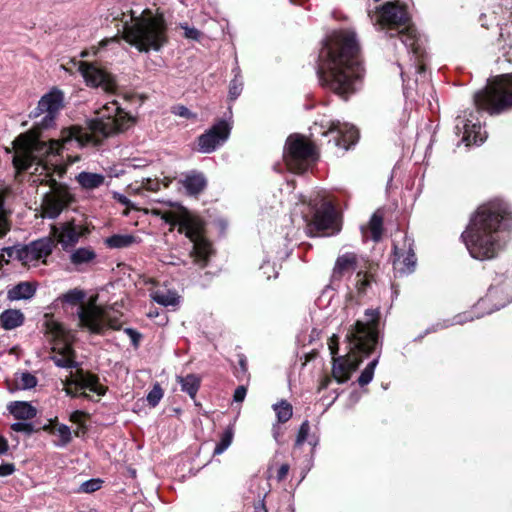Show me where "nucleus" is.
I'll return each instance as SVG.
<instances>
[{
  "label": "nucleus",
  "instance_id": "obj_47",
  "mask_svg": "<svg viewBox=\"0 0 512 512\" xmlns=\"http://www.w3.org/2000/svg\"><path fill=\"white\" fill-rule=\"evenodd\" d=\"M328 348L333 357H336L339 350V337L336 334H333L328 340Z\"/></svg>",
  "mask_w": 512,
  "mask_h": 512
},
{
  "label": "nucleus",
  "instance_id": "obj_10",
  "mask_svg": "<svg viewBox=\"0 0 512 512\" xmlns=\"http://www.w3.org/2000/svg\"><path fill=\"white\" fill-rule=\"evenodd\" d=\"M284 159L290 171L303 173L317 159V151L306 137L294 134L286 141Z\"/></svg>",
  "mask_w": 512,
  "mask_h": 512
},
{
  "label": "nucleus",
  "instance_id": "obj_7",
  "mask_svg": "<svg viewBox=\"0 0 512 512\" xmlns=\"http://www.w3.org/2000/svg\"><path fill=\"white\" fill-rule=\"evenodd\" d=\"M153 213L160 216L166 223L178 225L179 232L184 233L185 236L193 243V249L190 252V256L194 259V262L201 267L206 266L208 257L211 253V245L202 236V221L186 210L178 212H162L160 210H153Z\"/></svg>",
  "mask_w": 512,
  "mask_h": 512
},
{
  "label": "nucleus",
  "instance_id": "obj_26",
  "mask_svg": "<svg viewBox=\"0 0 512 512\" xmlns=\"http://www.w3.org/2000/svg\"><path fill=\"white\" fill-rule=\"evenodd\" d=\"M139 242V237L133 234H114L105 239V244L113 249L127 248Z\"/></svg>",
  "mask_w": 512,
  "mask_h": 512
},
{
  "label": "nucleus",
  "instance_id": "obj_54",
  "mask_svg": "<svg viewBox=\"0 0 512 512\" xmlns=\"http://www.w3.org/2000/svg\"><path fill=\"white\" fill-rule=\"evenodd\" d=\"M430 87L432 89V86L429 84V83H421V84H418L417 83V88H416V94H419V95H425V94H430L431 92L427 90V88Z\"/></svg>",
  "mask_w": 512,
  "mask_h": 512
},
{
  "label": "nucleus",
  "instance_id": "obj_13",
  "mask_svg": "<svg viewBox=\"0 0 512 512\" xmlns=\"http://www.w3.org/2000/svg\"><path fill=\"white\" fill-rule=\"evenodd\" d=\"M55 243L50 237H45L21 246L20 262L26 266H35L39 261L45 263L52 253Z\"/></svg>",
  "mask_w": 512,
  "mask_h": 512
},
{
  "label": "nucleus",
  "instance_id": "obj_34",
  "mask_svg": "<svg viewBox=\"0 0 512 512\" xmlns=\"http://www.w3.org/2000/svg\"><path fill=\"white\" fill-rule=\"evenodd\" d=\"M273 410L276 413L279 423L287 422L293 415L292 405L286 400H281L280 402L274 404Z\"/></svg>",
  "mask_w": 512,
  "mask_h": 512
},
{
  "label": "nucleus",
  "instance_id": "obj_28",
  "mask_svg": "<svg viewBox=\"0 0 512 512\" xmlns=\"http://www.w3.org/2000/svg\"><path fill=\"white\" fill-rule=\"evenodd\" d=\"M97 257L95 250L91 247H81L74 250L70 255V261L75 266H82L93 263Z\"/></svg>",
  "mask_w": 512,
  "mask_h": 512
},
{
  "label": "nucleus",
  "instance_id": "obj_57",
  "mask_svg": "<svg viewBox=\"0 0 512 512\" xmlns=\"http://www.w3.org/2000/svg\"><path fill=\"white\" fill-rule=\"evenodd\" d=\"M115 199H117L120 203L124 204V205H128L129 203V200L127 197L121 195V194H115Z\"/></svg>",
  "mask_w": 512,
  "mask_h": 512
},
{
  "label": "nucleus",
  "instance_id": "obj_38",
  "mask_svg": "<svg viewBox=\"0 0 512 512\" xmlns=\"http://www.w3.org/2000/svg\"><path fill=\"white\" fill-rule=\"evenodd\" d=\"M377 364H378V359H374L361 372V374L358 378V383L361 386L367 385L368 383H370L372 381L373 376H374V371H375Z\"/></svg>",
  "mask_w": 512,
  "mask_h": 512
},
{
  "label": "nucleus",
  "instance_id": "obj_3",
  "mask_svg": "<svg viewBox=\"0 0 512 512\" xmlns=\"http://www.w3.org/2000/svg\"><path fill=\"white\" fill-rule=\"evenodd\" d=\"M507 215L506 208L499 201L483 204L477 209L462 233L464 243L474 259H493L503 249L505 241L501 225Z\"/></svg>",
  "mask_w": 512,
  "mask_h": 512
},
{
  "label": "nucleus",
  "instance_id": "obj_33",
  "mask_svg": "<svg viewBox=\"0 0 512 512\" xmlns=\"http://www.w3.org/2000/svg\"><path fill=\"white\" fill-rule=\"evenodd\" d=\"M177 381L181 385V390L194 399L200 386V378L194 374H188L185 377L178 376Z\"/></svg>",
  "mask_w": 512,
  "mask_h": 512
},
{
  "label": "nucleus",
  "instance_id": "obj_29",
  "mask_svg": "<svg viewBox=\"0 0 512 512\" xmlns=\"http://www.w3.org/2000/svg\"><path fill=\"white\" fill-rule=\"evenodd\" d=\"M10 413L17 419L28 420L36 416V409L27 402L16 401L9 404Z\"/></svg>",
  "mask_w": 512,
  "mask_h": 512
},
{
  "label": "nucleus",
  "instance_id": "obj_21",
  "mask_svg": "<svg viewBox=\"0 0 512 512\" xmlns=\"http://www.w3.org/2000/svg\"><path fill=\"white\" fill-rule=\"evenodd\" d=\"M415 266V255L410 248L407 250H399L397 246L394 247L393 267L397 273L405 274L413 271Z\"/></svg>",
  "mask_w": 512,
  "mask_h": 512
},
{
  "label": "nucleus",
  "instance_id": "obj_11",
  "mask_svg": "<svg viewBox=\"0 0 512 512\" xmlns=\"http://www.w3.org/2000/svg\"><path fill=\"white\" fill-rule=\"evenodd\" d=\"M64 390L68 396L83 397L92 400L105 395L106 387L99 382L97 375L82 369L76 370L63 381Z\"/></svg>",
  "mask_w": 512,
  "mask_h": 512
},
{
  "label": "nucleus",
  "instance_id": "obj_9",
  "mask_svg": "<svg viewBox=\"0 0 512 512\" xmlns=\"http://www.w3.org/2000/svg\"><path fill=\"white\" fill-rule=\"evenodd\" d=\"M45 330L53 340L52 360L59 367L70 368L75 366L74 352L71 348L74 335L66 330L61 323L53 317L45 315Z\"/></svg>",
  "mask_w": 512,
  "mask_h": 512
},
{
  "label": "nucleus",
  "instance_id": "obj_17",
  "mask_svg": "<svg viewBox=\"0 0 512 512\" xmlns=\"http://www.w3.org/2000/svg\"><path fill=\"white\" fill-rule=\"evenodd\" d=\"M329 133L337 134L335 145L344 150L349 149L351 145L355 144L359 137L358 130L354 126L339 121L332 122L328 131L324 132L323 135L326 136Z\"/></svg>",
  "mask_w": 512,
  "mask_h": 512
},
{
  "label": "nucleus",
  "instance_id": "obj_14",
  "mask_svg": "<svg viewBox=\"0 0 512 512\" xmlns=\"http://www.w3.org/2000/svg\"><path fill=\"white\" fill-rule=\"evenodd\" d=\"M231 127L225 121H219L206 133L198 137V150L202 153H211L222 145L229 137Z\"/></svg>",
  "mask_w": 512,
  "mask_h": 512
},
{
  "label": "nucleus",
  "instance_id": "obj_32",
  "mask_svg": "<svg viewBox=\"0 0 512 512\" xmlns=\"http://www.w3.org/2000/svg\"><path fill=\"white\" fill-rule=\"evenodd\" d=\"M36 287L30 282H21L10 289L7 297L10 300L29 299L34 296Z\"/></svg>",
  "mask_w": 512,
  "mask_h": 512
},
{
  "label": "nucleus",
  "instance_id": "obj_55",
  "mask_svg": "<svg viewBox=\"0 0 512 512\" xmlns=\"http://www.w3.org/2000/svg\"><path fill=\"white\" fill-rule=\"evenodd\" d=\"M288 471H289V465L288 464H282L280 466L279 470H278V473H277L278 481H282L283 479H285V477L288 474Z\"/></svg>",
  "mask_w": 512,
  "mask_h": 512
},
{
  "label": "nucleus",
  "instance_id": "obj_50",
  "mask_svg": "<svg viewBox=\"0 0 512 512\" xmlns=\"http://www.w3.org/2000/svg\"><path fill=\"white\" fill-rule=\"evenodd\" d=\"M11 428L16 432H26V433L32 432L31 424H28L25 422H16V423L12 424Z\"/></svg>",
  "mask_w": 512,
  "mask_h": 512
},
{
  "label": "nucleus",
  "instance_id": "obj_5",
  "mask_svg": "<svg viewBox=\"0 0 512 512\" xmlns=\"http://www.w3.org/2000/svg\"><path fill=\"white\" fill-rule=\"evenodd\" d=\"M370 18L389 37L400 36L402 43L415 55L418 73L422 74L425 70L421 61L424 50L417 31L411 24L407 8L398 2H387L377 7L374 13L370 14Z\"/></svg>",
  "mask_w": 512,
  "mask_h": 512
},
{
  "label": "nucleus",
  "instance_id": "obj_35",
  "mask_svg": "<svg viewBox=\"0 0 512 512\" xmlns=\"http://www.w3.org/2000/svg\"><path fill=\"white\" fill-rule=\"evenodd\" d=\"M0 255V268L3 263H9L11 259H17L20 261L21 246L4 247L1 249Z\"/></svg>",
  "mask_w": 512,
  "mask_h": 512
},
{
  "label": "nucleus",
  "instance_id": "obj_36",
  "mask_svg": "<svg viewBox=\"0 0 512 512\" xmlns=\"http://www.w3.org/2000/svg\"><path fill=\"white\" fill-rule=\"evenodd\" d=\"M17 387L20 389H31L36 386L37 379L34 375L28 372L16 374Z\"/></svg>",
  "mask_w": 512,
  "mask_h": 512
},
{
  "label": "nucleus",
  "instance_id": "obj_40",
  "mask_svg": "<svg viewBox=\"0 0 512 512\" xmlns=\"http://www.w3.org/2000/svg\"><path fill=\"white\" fill-rule=\"evenodd\" d=\"M10 230L8 215L3 208V196L0 194V238H3Z\"/></svg>",
  "mask_w": 512,
  "mask_h": 512
},
{
  "label": "nucleus",
  "instance_id": "obj_49",
  "mask_svg": "<svg viewBox=\"0 0 512 512\" xmlns=\"http://www.w3.org/2000/svg\"><path fill=\"white\" fill-rule=\"evenodd\" d=\"M87 416H88L87 413L80 411V410H76L70 414L69 420L71 422L81 426L83 421L85 420V418H87Z\"/></svg>",
  "mask_w": 512,
  "mask_h": 512
},
{
  "label": "nucleus",
  "instance_id": "obj_20",
  "mask_svg": "<svg viewBox=\"0 0 512 512\" xmlns=\"http://www.w3.org/2000/svg\"><path fill=\"white\" fill-rule=\"evenodd\" d=\"M474 105L478 110L495 115L512 109V98H474Z\"/></svg>",
  "mask_w": 512,
  "mask_h": 512
},
{
  "label": "nucleus",
  "instance_id": "obj_4",
  "mask_svg": "<svg viewBox=\"0 0 512 512\" xmlns=\"http://www.w3.org/2000/svg\"><path fill=\"white\" fill-rule=\"evenodd\" d=\"M379 311L367 309L365 319L358 320L349 329L346 339L350 351L345 356L333 357L332 376L338 383H345L362 362L359 353L369 354L378 341Z\"/></svg>",
  "mask_w": 512,
  "mask_h": 512
},
{
  "label": "nucleus",
  "instance_id": "obj_43",
  "mask_svg": "<svg viewBox=\"0 0 512 512\" xmlns=\"http://www.w3.org/2000/svg\"><path fill=\"white\" fill-rule=\"evenodd\" d=\"M309 431H310L309 422L304 421L301 424L298 434H297L296 443H295L297 446L302 445L306 441Z\"/></svg>",
  "mask_w": 512,
  "mask_h": 512
},
{
  "label": "nucleus",
  "instance_id": "obj_63",
  "mask_svg": "<svg viewBox=\"0 0 512 512\" xmlns=\"http://www.w3.org/2000/svg\"><path fill=\"white\" fill-rule=\"evenodd\" d=\"M127 331H128L129 333H131V334L133 333V330H131V329H127Z\"/></svg>",
  "mask_w": 512,
  "mask_h": 512
},
{
  "label": "nucleus",
  "instance_id": "obj_25",
  "mask_svg": "<svg viewBox=\"0 0 512 512\" xmlns=\"http://www.w3.org/2000/svg\"><path fill=\"white\" fill-rule=\"evenodd\" d=\"M181 183L190 195H197L206 187L205 177L203 174L197 172L187 174Z\"/></svg>",
  "mask_w": 512,
  "mask_h": 512
},
{
  "label": "nucleus",
  "instance_id": "obj_51",
  "mask_svg": "<svg viewBox=\"0 0 512 512\" xmlns=\"http://www.w3.org/2000/svg\"><path fill=\"white\" fill-rule=\"evenodd\" d=\"M143 187L150 191H158L160 189V182L147 178L145 182L143 181Z\"/></svg>",
  "mask_w": 512,
  "mask_h": 512
},
{
  "label": "nucleus",
  "instance_id": "obj_58",
  "mask_svg": "<svg viewBox=\"0 0 512 512\" xmlns=\"http://www.w3.org/2000/svg\"><path fill=\"white\" fill-rule=\"evenodd\" d=\"M254 512H267V509L263 501H261L258 505L255 506Z\"/></svg>",
  "mask_w": 512,
  "mask_h": 512
},
{
  "label": "nucleus",
  "instance_id": "obj_46",
  "mask_svg": "<svg viewBox=\"0 0 512 512\" xmlns=\"http://www.w3.org/2000/svg\"><path fill=\"white\" fill-rule=\"evenodd\" d=\"M173 113L177 116L187 118V119H195L196 115L192 113L188 108L185 106H176L173 109Z\"/></svg>",
  "mask_w": 512,
  "mask_h": 512
},
{
  "label": "nucleus",
  "instance_id": "obj_27",
  "mask_svg": "<svg viewBox=\"0 0 512 512\" xmlns=\"http://www.w3.org/2000/svg\"><path fill=\"white\" fill-rule=\"evenodd\" d=\"M150 296L156 303L165 307L177 306L180 299L176 291L169 289H156L151 292Z\"/></svg>",
  "mask_w": 512,
  "mask_h": 512
},
{
  "label": "nucleus",
  "instance_id": "obj_61",
  "mask_svg": "<svg viewBox=\"0 0 512 512\" xmlns=\"http://www.w3.org/2000/svg\"><path fill=\"white\" fill-rule=\"evenodd\" d=\"M328 382H329V380H328V379H325V380L321 383L320 388H321V389H325V388L328 386Z\"/></svg>",
  "mask_w": 512,
  "mask_h": 512
},
{
  "label": "nucleus",
  "instance_id": "obj_37",
  "mask_svg": "<svg viewBox=\"0 0 512 512\" xmlns=\"http://www.w3.org/2000/svg\"><path fill=\"white\" fill-rule=\"evenodd\" d=\"M232 441L233 431L232 429L228 428L221 435V439L214 449V455L222 454L231 445Z\"/></svg>",
  "mask_w": 512,
  "mask_h": 512
},
{
  "label": "nucleus",
  "instance_id": "obj_15",
  "mask_svg": "<svg viewBox=\"0 0 512 512\" xmlns=\"http://www.w3.org/2000/svg\"><path fill=\"white\" fill-rule=\"evenodd\" d=\"M310 232L323 236H330L340 231V224L337 219L336 212L330 206L318 210L315 213L313 222L309 225Z\"/></svg>",
  "mask_w": 512,
  "mask_h": 512
},
{
  "label": "nucleus",
  "instance_id": "obj_6",
  "mask_svg": "<svg viewBox=\"0 0 512 512\" xmlns=\"http://www.w3.org/2000/svg\"><path fill=\"white\" fill-rule=\"evenodd\" d=\"M123 39L140 52L159 51L167 42L166 24L162 15L145 9L140 15L130 10V20L122 19Z\"/></svg>",
  "mask_w": 512,
  "mask_h": 512
},
{
  "label": "nucleus",
  "instance_id": "obj_45",
  "mask_svg": "<svg viewBox=\"0 0 512 512\" xmlns=\"http://www.w3.org/2000/svg\"><path fill=\"white\" fill-rule=\"evenodd\" d=\"M181 28L184 30V35L187 39L191 40H199L201 33L199 30L193 27H189L187 25H181Z\"/></svg>",
  "mask_w": 512,
  "mask_h": 512
},
{
  "label": "nucleus",
  "instance_id": "obj_48",
  "mask_svg": "<svg viewBox=\"0 0 512 512\" xmlns=\"http://www.w3.org/2000/svg\"><path fill=\"white\" fill-rule=\"evenodd\" d=\"M147 165H148V162L145 159H141V158L128 159L125 164V166L127 168H133V169L143 168V167H146Z\"/></svg>",
  "mask_w": 512,
  "mask_h": 512
},
{
  "label": "nucleus",
  "instance_id": "obj_24",
  "mask_svg": "<svg viewBox=\"0 0 512 512\" xmlns=\"http://www.w3.org/2000/svg\"><path fill=\"white\" fill-rule=\"evenodd\" d=\"M383 213L377 210L371 217L367 226L362 227L363 237H370L374 241H379L382 236Z\"/></svg>",
  "mask_w": 512,
  "mask_h": 512
},
{
  "label": "nucleus",
  "instance_id": "obj_56",
  "mask_svg": "<svg viewBox=\"0 0 512 512\" xmlns=\"http://www.w3.org/2000/svg\"><path fill=\"white\" fill-rule=\"evenodd\" d=\"M8 449L7 441L0 437V454H4Z\"/></svg>",
  "mask_w": 512,
  "mask_h": 512
},
{
  "label": "nucleus",
  "instance_id": "obj_31",
  "mask_svg": "<svg viewBox=\"0 0 512 512\" xmlns=\"http://www.w3.org/2000/svg\"><path fill=\"white\" fill-rule=\"evenodd\" d=\"M76 179L83 189L92 190L100 187L104 183L105 177L99 173L83 171L77 175Z\"/></svg>",
  "mask_w": 512,
  "mask_h": 512
},
{
  "label": "nucleus",
  "instance_id": "obj_2",
  "mask_svg": "<svg viewBox=\"0 0 512 512\" xmlns=\"http://www.w3.org/2000/svg\"><path fill=\"white\" fill-rule=\"evenodd\" d=\"M316 72L319 83L336 94L358 91L364 68L355 32L341 30L326 39L319 52Z\"/></svg>",
  "mask_w": 512,
  "mask_h": 512
},
{
  "label": "nucleus",
  "instance_id": "obj_1",
  "mask_svg": "<svg viewBox=\"0 0 512 512\" xmlns=\"http://www.w3.org/2000/svg\"><path fill=\"white\" fill-rule=\"evenodd\" d=\"M95 110L97 118L88 128L72 126L64 129L58 140L45 141L39 132L33 129L20 135L14 141L15 154L13 164L19 171L34 167L33 182L46 184L50 191L45 194L41 209L43 217L56 218L73 201L68 188L57 182L66 171L61 153L72 142L78 146L96 145L103 139L118 132H123L135 124V117L117 100L104 99Z\"/></svg>",
  "mask_w": 512,
  "mask_h": 512
},
{
  "label": "nucleus",
  "instance_id": "obj_23",
  "mask_svg": "<svg viewBox=\"0 0 512 512\" xmlns=\"http://www.w3.org/2000/svg\"><path fill=\"white\" fill-rule=\"evenodd\" d=\"M358 268V257L354 253H345L340 255L333 269L334 277H342L345 274L352 273Z\"/></svg>",
  "mask_w": 512,
  "mask_h": 512
},
{
  "label": "nucleus",
  "instance_id": "obj_59",
  "mask_svg": "<svg viewBox=\"0 0 512 512\" xmlns=\"http://www.w3.org/2000/svg\"><path fill=\"white\" fill-rule=\"evenodd\" d=\"M44 96H62V92L56 88L52 89L50 92L46 93Z\"/></svg>",
  "mask_w": 512,
  "mask_h": 512
},
{
  "label": "nucleus",
  "instance_id": "obj_12",
  "mask_svg": "<svg viewBox=\"0 0 512 512\" xmlns=\"http://www.w3.org/2000/svg\"><path fill=\"white\" fill-rule=\"evenodd\" d=\"M71 63L81 74L87 86L100 88L103 92L108 94H115L117 92L118 85L116 76L106 69L98 66L96 63L83 60L73 59Z\"/></svg>",
  "mask_w": 512,
  "mask_h": 512
},
{
  "label": "nucleus",
  "instance_id": "obj_60",
  "mask_svg": "<svg viewBox=\"0 0 512 512\" xmlns=\"http://www.w3.org/2000/svg\"><path fill=\"white\" fill-rule=\"evenodd\" d=\"M471 319H472V318H467V317H463V316H461V315H458V316L456 317V321H455V323H456V324H462V323H464V322H466V321H468V320H471Z\"/></svg>",
  "mask_w": 512,
  "mask_h": 512
},
{
  "label": "nucleus",
  "instance_id": "obj_16",
  "mask_svg": "<svg viewBox=\"0 0 512 512\" xmlns=\"http://www.w3.org/2000/svg\"><path fill=\"white\" fill-rule=\"evenodd\" d=\"M88 233V229L74 221L62 223L59 226H52V235L57 242L65 249L74 246L79 239Z\"/></svg>",
  "mask_w": 512,
  "mask_h": 512
},
{
  "label": "nucleus",
  "instance_id": "obj_19",
  "mask_svg": "<svg viewBox=\"0 0 512 512\" xmlns=\"http://www.w3.org/2000/svg\"><path fill=\"white\" fill-rule=\"evenodd\" d=\"M62 107V98H40L36 108V116L43 115L40 124L49 127Z\"/></svg>",
  "mask_w": 512,
  "mask_h": 512
},
{
  "label": "nucleus",
  "instance_id": "obj_39",
  "mask_svg": "<svg viewBox=\"0 0 512 512\" xmlns=\"http://www.w3.org/2000/svg\"><path fill=\"white\" fill-rule=\"evenodd\" d=\"M54 433L59 437L57 446H65L71 441V431L67 425L60 424L54 428Z\"/></svg>",
  "mask_w": 512,
  "mask_h": 512
},
{
  "label": "nucleus",
  "instance_id": "obj_62",
  "mask_svg": "<svg viewBox=\"0 0 512 512\" xmlns=\"http://www.w3.org/2000/svg\"><path fill=\"white\" fill-rule=\"evenodd\" d=\"M80 56L82 58H84V57L88 56V52L87 51H83V52H81Z\"/></svg>",
  "mask_w": 512,
  "mask_h": 512
},
{
  "label": "nucleus",
  "instance_id": "obj_30",
  "mask_svg": "<svg viewBox=\"0 0 512 512\" xmlns=\"http://www.w3.org/2000/svg\"><path fill=\"white\" fill-rule=\"evenodd\" d=\"M0 321L4 329L11 330L23 324L24 315L20 310L8 309L2 312Z\"/></svg>",
  "mask_w": 512,
  "mask_h": 512
},
{
  "label": "nucleus",
  "instance_id": "obj_53",
  "mask_svg": "<svg viewBox=\"0 0 512 512\" xmlns=\"http://www.w3.org/2000/svg\"><path fill=\"white\" fill-rule=\"evenodd\" d=\"M15 468L13 464H2L0 465V476H8L14 472Z\"/></svg>",
  "mask_w": 512,
  "mask_h": 512
},
{
  "label": "nucleus",
  "instance_id": "obj_18",
  "mask_svg": "<svg viewBox=\"0 0 512 512\" xmlns=\"http://www.w3.org/2000/svg\"><path fill=\"white\" fill-rule=\"evenodd\" d=\"M485 93L477 92L474 96H512V74L496 76L491 79Z\"/></svg>",
  "mask_w": 512,
  "mask_h": 512
},
{
  "label": "nucleus",
  "instance_id": "obj_44",
  "mask_svg": "<svg viewBox=\"0 0 512 512\" xmlns=\"http://www.w3.org/2000/svg\"><path fill=\"white\" fill-rule=\"evenodd\" d=\"M242 86L243 82L237 73L235 74L234 79L231 81L230 84V96H239L242 92Z\"/></svg>",
  "mask_w": 512,
  "mask_h": 512
},
{
  "label": "nucleus",
  "instance_id": "obj_52",
  "mask_svg": "<svg viewBox=\"0 0 512 512\" xmlns=\"http://www.w3.org/2000/svg\"><path fill=\"white\" fill-rule=\"evenodd\" d=\"M246 392H247V389L245 386H239L236 388L235 392H234V400L236 402H242L246 396Z\"/></svg>",
  "mask_w": 512,
  "mask_h": 512
},
{
  "label": "nucleus",
  "instance_id": "obj_42",
  "mask_svg": "<svg viewBox=\"0 0 512 512\" xmlns=\"http://www.w3.org/2000/svg\"><path fill=\"white\" fill-rule=\"evenodd\" d=\"M102 481L99 479H91L81 484L80 490L85 493H91L101 488Z\"/></svg>",
  "mask_w": 512,
  "mask_h": 512
},
{
  "label": "nucleus",
  "instance_id": "obj_41",
  "mask_svg": "<svg viewBox=\"0 0 512 512\" xmlns=\"http://www.w3.org/2000/svg\"><path fill=\"white\" fill-rule=\"evenodd\" d=\"M163 397V390L158 383L154 384L153 388L147 395V401L150 406L155 407Z\"/></svg>",
  "mask_w": 512,
  "mask_h": 512
},
{
  "label": "nucleus",
  "instance_id": "obj_8",
  "mask_svg": "<svg viewBox=\"0 0 512 512\" xmlns=\"http://www.w3.org/2000/svg\"><path fill=\"white\" fill-rule=\"evenodd\" d=\"M85 296L83 290L75 288L61 295L58 300L71 306L79 305L80 325L91 332L99 333L105 326L106 312L96 304V297H91L87 303H83Z\"/></svg>",
  "mask_w": 512,
  "mask_h": 512
},
{
  "label": "nucleus",
  "instance_id": "obj_22",
  "mask_svg": "<svg viewBox=\"0 0 512 512\" xmlns=\"http://www.w3.org/2000/svg\"><path fill=\"white\" fill-rule=\"evenodd\" d=\"M463 124V141L466 145L481 144L486 139V132L483 131L479 123H473L471 120H461Z\"/></svg>",
  "mask_w": 512,
  "mask_h": 512
}]
</instances>
